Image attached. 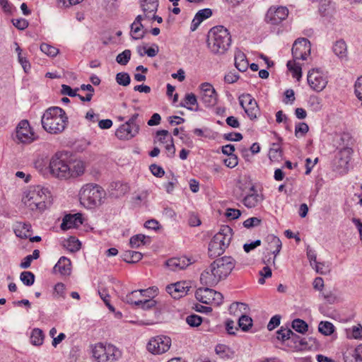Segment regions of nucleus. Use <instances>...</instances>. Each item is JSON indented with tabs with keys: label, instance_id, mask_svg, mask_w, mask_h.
I'll list each match as a JSON object with an SVG mask.
<instances>
[{
	"label": "nucleus",
	"instance_id": "1",
	"mask_svg": "<svg viewBox=\"0 0 362 362\" xmlns=\"http://www.w3.org/2000/svg\"><path fill=\"white\" fill-rule=\"evenodd\" d=\"M231 45V35L223 25L210 29L207 35V46L214 54H224Z\"/></svg>",
	"mask_w": 362,
	"mask_h": 362
},
{
	"label": "nucleus",
	"instance_id": "2",
	"mask_svg": "<svg viewBox=\"0 0 362 362\" xmlns=\"http://www.w3.org/2000/svg\"><path fill=\"white\" fill-rule=\"evenodd\" d=\"M41 122L45 131L50 134H58L66 128L68 117L62 108L52 107L43 114Z\"/></svg>",
	"mask_w": 362,
	"mask_h": 362
},
{
	"label": "nucleus",
	"instance_id": "3",
	"mask_svg": "<svg viewBox=\"0 0 362 362\" xmlns=\"http://www.w3.org/2000/svg\"><path fill=\"white\" fill-rule=\"evenodd\" d=\"M49 197L47 189L39 185L33 186L25 192L22 202L31 211L42 212L47 208L46 201Z\"/></svg>",
	"mask_w": 362,
	"mask_h": 362
},
{
	"label": "nucleus",
	"instance_id": "4",
	"mask_svg": "<svg viewBox=\"0 0 362 362\" xmlns=\"http://www.w3.org/2000/svg\"><path fill=\"white\" fill-rule=\"evenodd\" d=\"M79 195L81 204L91 209L101 204L105 192L100 186L88 184L82 187Z\"/></svg>",
	"mask_w": 362,
	"mask_h": 362
},
{
	"label": "nucleus",
	"instance_id": "5",
	"mask_svg": "<svg viewBox=\"0 0 362 362\" xmlns=\"http://www.w3.org/2000/svg\"><path fill=\"white\" fill-rule=\"evenodd\" d=\"M93 356L98 362L118 361L122 356L121 351L112 344H96L92 349Z\"/></svg>",
	"mask_w": 362,
	"mask_h": 362
},
{
	"label": "nucleus",
	"instance_id": "6",
	"mask_svg": "<svg viewBox=\"0 0 362 362\" xmlns=\"http://www.w3.org/2000/svg\"><path fill=\"white\" fill-rule=\"evenodd\" d=\"M49 173L55 177L68 179L70 173L69 164L65 155L60 153L54 154L49 160L48 165Z\"/></svg>",
	"mask_w": 362,
	"mask_h": 362
},
{
	"label": "nucleus",
	"instance_id": "7",
	"mask_svg": "<svg viewBox=\"0 0 362 362\" xmlns=\"http://www.w3.org/2000/svg\"><path fill=\"white\" fill-rule=\"evenodd\" d=\"M139 114H134L128 121L122 124L116 131V136L121 140H129L136 136L139 132V124L136 123Z\"/></svg>",
	"mask_w": 362,
	"mask_h": 362
},
{
	"label": "nucleus",
	"instance_id": "8",
	"mask_svg": "<svg viewBox=\"0 0 362 362\" xmlns=\"http://www.w3.org/2000/svg\"><path fill=\"white\" fill-rule=\"evenodd\" d=\"M195 298L202 303H211L217 306L221 305L223 300L222 293L208 287L197 288L195 292Z\"/></svg>",
	"mask_w": 362,
	"mask_h": 362
},
{
	"label": "nucleus",
	"instance_id": "9",
	"mask_svg": "<svg viewBox=\"0 0 362 362\" xmlns=\"http://www.w3.org/2000/svg\"><path fill=\"white\" fill-rule=\"evenodd\" d=\"M239 103L247 117L254 120L260 115V110L255 98L249 93H243L238 98Z\"/></svg>",
	"mask_w": 362,
	"mask_h": 362
},
{
	"label": "nucleus",
	"instance_id": "10",
	"mask_svg": "<svg viewBox=\"0 0 362 362\" xmlns=\"http://www.w3.org/2000/svg\"><path fill=\"white\" fill-rule=\"evenodd\" d=\"M235 260L229 256L216 259L212 262L213 269L218 274L221 280L226 279L235 266Z\"/></svg>",
	"mask_w": 362,
	"mask_h": 362
},
{
	"label": "nucleus",
	"instance_id": "11",
	"mask_svg": "<svg viewBox=\"0 0 362 362\" xmlns=\"http://www.w3.org/2000/svg\"><path fill=\"white\" fill-rule=\"evenodd\" d=\"M171 339L166 336H156L151 338L147 344V349L153 354H161L170 347Z\"/></svg>",
	"mask_w": 362,
	"mask_h": 362
},
{
	"label": "nucleus",
	"instance_id": "12",
	"mask_svg": "<svg viewBox=\"0 0 362 362\" xmlns=\"http://www.w3.org/2000/svg\"><path fill=\"white\" fill-rule=\"evenodd\" d=\"M307 81L310 87L316 92L324 90L328 82L327 77L319 69L309 71Z\"/></svg>",
	"mask_w": 362,
	"mask_h": 362
},
{
	"label": "nucleus",
	"instance_id": "13",
	"mask_svg": "<svg viewBox=\"0 0 362 362\" xmlns=\"http://www.w3.org/2000/svg\"><path fill=\"white\" fill-rule=\"evenodd\" d=\"M311 45L310 42L307 38L297 39L292 47V54L295 59L305 60L310 54Z\"/></svg>",
	"mask_w": 362,
	"mask_h": 362
},
{
	"label": "nucleus",
	"instance_id": "14",
	"mask_svg": "<svg viewBox=\"0 0 362 362\" xmlns=\"http://www.w3.org/2000/svg\"><path fill=\"white\" fill-rule=\"evenodd\" d=\"M16 139L18 143L22 144H30L35 140L34 133L28 120H22L18 123L16 129Z\"/></svg>",
	"mask_w": 362,
	"mask_h": 362
},
{
	"label": "nucleus",
	"instance_id": "15",
	"mask_svg": "<svg viewBox=\"0 0 362 362\" xmlns=\"http://www.w3.org/2000/svg\"><path fill=\"white\" fill-rule=\"evenodd\" d=\"M288 15V10L286 7H271L267 12L265 20L267 23L272 25H278L282 21L285 20Z\"/></svg>",
	"mask_w": 362,
	"mask_h": 362
},
{
	"label": "nucleus",
	"instance_id": "16",
	"mask_svg": "<svg viewBox=\"0 0 362 362\" xmlns=\"http://www.w3.org/2000/svg\"><path fill=\"white\" fill-rule=\"evenodd\" d=\"M201 100L206 107H213L217 103V93L213 86L208 83H203L200 86Z\"/></svg>",
	"mask_w": 362,
	"mask_h": 362
},
{
	"label": "nucleus",
	"instance_id": "17",
	"mask_svg": "<svg viewBox=\"0 0 362 362\" xmlns=\"http://www.w3.org/2000/svg\"><path fill=\"white\" fill-rule=\"evenodd\" d=\"M190 286L185 281H179L166 286V291L175 299L185 296L189 291Z\"/></svg>",
	"mask_w": 362,
	"mask_h": 362
},
{
	"label": "nucleus",
	"instance_id": "18",
	"mask_svg": "<svg viewBox=\"0 0 362 362\" xmlns=\"http://www.w3.org/2000/svg\"><path fill=\"white\" fill-rule=\"evenodd\" d=\"M220 281L221 280L218 274L213 269L212 263L201 274L200 281L204 286L212 287L216 286Z\"/></svg>",
	"mask_w": 362,
	"mask_h": 362
},
{
	"label": "nucleus",
	"instance_id": "19",
	"mask_svg": "<svg viewBox=\"0 0 362 362\" xmlns=\"http://www.w3.org/2000/svg\"><path fill=\"white\" fill-rule=\"evenodd\" d=\"M233 237V230L228 226H222L219 231L213 237L218 244L226 247L229 246Z\"/></svg>",
	"mask_w": 362,
	"mask_h": 362
},
{
	"label": "nucleus",
	"instance_id": "20",
	"mask_svg": "<svg viewBox=\"0 0 362 362\" xmlns=\"http://www.w3.org/2000/svg\"><path fill=\"white\" fill-rule=\"evenodd\" d=\"M137 291H133L130 293L127 294L124 298V301L129 304H134L136 306H141V308L144 310H150L154 308L156 305V301L153 298H149L146 300H134L132 299V296L136 295Z\"/></svg>",
	"mask_w": 362,
	"mask_h": 362
},
{
	"label": "nucleus",
	"instance_id": "21",
	"mask_svg": "<svg viewBox=\"0 0 362 362\" xmlns=\"http://www.w3.org/2000/svg\"><path fill=\"white\" fill-rule=\"evenodd\" d=\"M83 224L82 215L79 213L66 215L61 224V228L64 230L71 228H78Z\"/></svg>",
	"mask_w": 362,
	"mask_h": 362
},
{
	"label": "nucleus",
	"instance_id": "22",
	"mask_svg": "<svg viewBox=\"0 0 362 362\" xmlns=\"http://www.w3.org/2000/svg\"><path fill=\"white\" fill-rule=\"evenodd\" d=\"M144 20L142 15H139L136 17L134 21L131 25V32L133 33L132 38L134 40L142 39L145 34L147 33V30L144 29L141 21Z\"/></svg>",
	"mask_w": 362,
	"mask_h": 362
},
{
	"label": "nucleus",
	"instance_id": "23",
	"mask_svg": "<svg viewBox=\"0 0 362 362\" xmlns=\"http://www.w3.org/2000/svg\"><path fill=\"white\" fill-rule=\"evenodd\" d=\"M192 263L191 259L186 257L171 258L166 262L167 266L173 271L184 269Z\"/></svg>",
	"mask_w": 362,
	"mask_h": 362
},
{
	"label": "nucleus",
	"instance_id": "24",
	"mask_svg": "<svg viewBox=\"0 0 362 362\" xmlns=\"http://www.w3.org/2000/svg\"><path fill=\"white\" fill-rule=\"evenodd\" d=\"M212 10L210 8H204L199 10L193 18L191 24L190 29L192 31H194L197 29L199 25L202 21L209 18L212 16Z\"/></svg>",
	"mask_w": 362,
	"mask_h": 362
},
{
	"label": "nucleus",
	"instance_id": "25",
	"mask_svg": "<svg viewBox=\"0 0 362 362\" xmlns=\"http://www.w3.org/2000/svg\"><path fill=\"white\" fill-rule=\"evenodd\" d=\"M71 267L70 259L66 257H61L53 269L54 272H59L62 275H69L71 270Z\"/></svg>",
	"mask_w": 362,
	"mask_h": 362
},
{
	"label": "nucleus",
	"instance_id": "26",
	"mask_svg": "<svg viewBox=\"0 0 362 362\" xmlns=\"http://www.w3.org/2000/svg\"><path fill=\"white\" fill-rule=\"evenodd\" d=\"M13 230L16 236L26 239L30 236L32 226L30 223L27 222H17Z\"/></svg>",
	"mask_w": 362,
	"mask_h": 362
},
{
	"label": "nucleus",
	"instance_id": "27",
	"mask_svg": "<svg viewBox=\"0 0 362 362\" xmlns=\"http://www.w3.org/2000/svg\"><path fill=\"white\" fill-rule=\"evenodd\" d=\"M179 106L186 107L191 111H198L199 105L197 96L192 93H187Z\"/></svg>",
	"mask_w": 362,
	"mask_h": 362
},
{
	"label": "nucleus",
	"instance_id": "28",
	"mask_svg": "<svg viewBox=\"0 0 362 362\" xmlns=\"http://www.w3.org/2000/svg\"><path fill=\"white\" fill-rule=\"evenodd\" d=\"M235 66L241 72L247 69L248 62L245 54L241 51H237L235 54Z\"/></svg>",
	"mask_w": 362,
	"mask_h": 362
},
{
	"label": "nucleus",
	"instance_id": "29",
	"mask_svg": "<svg viewBox=\"0 0 362 362\" xmlns=\"http://www.w3.org/2000/svg\"><path fill=\"white\" fill-rule=\"evenodd\" d=\"M278 140L279 142L273 143L269 151V158L272 161L279 160L283 156V152L280 147V142L282 141V139L279 137Z\"/></svg>",
	"mask_w": 362,
	"mask_h": 362
},
{
	"label": "nucleus",
	"instance_id": "30",
	"mask_svg": "<svg viewBox=\"0 0 362 362\" xmlns=\"http://www.w3.org/2000/svg\"><path fill=\"white\" fill-rule=\"evenodd\" d=\"M216 353L223 360L232 359L234 352L226 345L218 344L215 349Z\"/></svg>",
	"mask_w": 362,
	"mask_h": 362
},
{
	"label": "nucleus",
	"instance_id": "31",
	"mask_svg": "<svg viewBox=\"0 0 362 362\" xmlns=\"http://www.w3.org/2000/svg\"><path fill=\"white\" fill-rule=\"evenodd\" d=\"M226 249V247H223V245H221L217 241L212 238L209 244V256L213 257H218L222 255L225 252Z\"/></svg>",
	"mask_w": 362,
	"mask_h": 362
},
{
	"label": "nucleus",
	"instance_id": "32",
	"mask_svg": "<svg viewBox=\"0 0 362 362\" xmlns=\"http://www.w3.org/2000/svg\"><path fill=\"white\" fill-rule=\"evenodd\" d=\"M333 52L334 54L341 59L346 58L347 47L346 42L342 40L337 41L333 45Z\"/></svg>",
	"mask_w": 362,
	"mask_h": 362
},
{
	"label": "nucleus",
	"instance_id": "33",
	"mask_svg": "<svg viewBox=\"0 0 362 362\" xmlns=\"http://www.w3.org/2000/svg\"><path fill=\"white\" fill-rule=\"evenodd\" d=\"M150 238L146 237V235L143 234H137L134 236H132L130 238L129 244L131 247L132 248H137L141 245H146L149 243Z\"/></svg>",
	"mask_w": 362,
	"mask_h": 362
},
{
	"label": "nucleus",
	"instance_id": "34",
	"mask_svg": "<svg viewBox=\"0 0 362 362\" xmlns=\"http://www.w3.org/2000/svg\"><path fill=\"white\" fill-rule=\"evenodd\" d=\"M143 255L136 251L127 250L122 255V259L127 263H136L140 261Z\"/></svg>",
	"mask_w": 362,
	"mask_h": 362
},
{
	"label": "nucleus",
	"instance_id": "35",
	"mask_svg": "<svg viewBox=\"0 0 362 362\" xmlns=\"http://www.w3.org/2000/svg\"><path fill=\"white\" fill-rule=\"evenodd\" d=\"M141 7L144 13H156L158 7V0H141Z\"/></svg>",
	"mask_w": 362,
	"mask_h": 362
},
{
	"label": "nucleus",
	"instance_id": "36",
	"mask_svg": "<svg viewBox=\"0 0 362 362\" xmlns=\"http://www.w3.org/2000/svg\"><path fill=\"white\" fill-rule=\"evenodd\" d=\"M70 173L69 177H76L83 173L84 166L81 161H75L74 163H69Z\"/></svg>",
	"mask_w": 362,
	"mask_h": 362
},
{
	"label": "nucleus",
	"instance_id": "37",
	"mask_svg": "<svg viewBox=\"0 0 362 362\" xmlns=\"http://www.w3.org/2000/svg\"><path fill=\"white\" fill-rule=\"evenodd\" d=\"M45 334L42 329L35 328L32 330L30 334V343L34 346L42 345L44 341Z\"/></svg>",
	"mask_w": 362,
	"mask_h": 362
},
{
	"label": "nucleus",
	"instance_id": "38",
	"mask_svg": "<svg viewBox=\"0 0 362 362\" xmlns=\"http://www.w3.org/2000/svg\"><path fill=\"white\" fill-rule=\"evenodd\" d=\"M288 70L292 72V75L294 78H296L298 81L302 77V69L298 63L295 61H288L286 64Z\"/></svg>",
	"mask_w": 362,
	"mask_h": 362
},
{
	"label": "nucleus",
	"instance_id": "39",
	"mask_svg": "<svg viewBox=\"0 0 362 362\" xmlns=\"http://www.w3.org/2000/svg\"><path fill=\"white\" fill-rule=\"evenodd\" d=\"M322 99L317 95H310L308 101L309 107L313 112H318L322 109Z\"/></svg>",
	"mask_w": 362,
	"mask_h": 362
},
{
	"label": "nucleus",
	"instance_id": "40",
	"mask_svg": "<svg viewBox=\"0 0 362 362\" xmlns=\"http://www.w3.org/2000/svg\"><path fill=\"white\" fill-rule=\"evenodd\" d=\"M318 330L325 336L331 335L334 331V327L332 323L328 321H322L318 326Z\"/></svg>",
	"mask_w": 362,
	"mask_h": 362
},
{
	"label": "nucleus",
	"instance_id": "41",
	"mask_svg": "<svg viewBox=\"0 0 362 362\" xmlns=\"http://www.w3.org/2000/svg\"><path fill=\"white\" fill-rule=\"evenodd\" d=\"M293 329L298 333L305 334L308 329V324L301 319H295L292 322Z\"/></svg>",
	"mask_w": 362,
	"mask_h": 362
},
{
	"label": "nucleus",
	"instance_id": "42",
	"mask_svg": "<svg viewBox=\"0 0 362 362\" xmlns=\"http://www.w3.org/2000/svg\"><path fill=\"white\" fill-rule=\"evenodd\" d=\"M238 326L244 332L249 330L252 326V320L248 315L243 314L238 320Z\"/></svg>",
	"mask_w": 362,
	"mask_h": 362
},
{
	"label": "nucleus",
	"instance_id": "43",
	"mask_svg": "<svg viewBox=\"0 0 362 362\" xmlns=\"http://www.w3.org/2000/svg\"><path fill=\"white\" fill-rule=\"evenodd\" d=\"M243 202L247 208L255 207L259 202V195L256 193L247 194L244 197Z\"/></svg>",
	"mask_w": 362,
	"mask_h": 362
},
{
	"label": "nucleus",
	"instance_id": "44",
	"mask_svg": "<svg viewBox=\"0 0 362 362\" xmlns=\"http://www.w3.org/2000/svg\"><path fill=\"white\" fill-rule=\"evenodd\" d=\"M20 279L23 284L30 286L35 282V275L31 272H23L20 275Z\"/></svg>",
	"mask_w": 362,
	"mask_h": 362
},
{
	"label": "nucleus",
	"instance_id": "45",
	"mask_svg": "<svg viewBox=\"0 0 362 362\" xmlns=\"http://www.w3.org/2000/svg\"><path fill=\"white\" fill-rule=\"evenodd\" d=\"M130 49H125L116 57V62L121 65H127L131 59Z\"/></svg>",
	"mask_w": 362,
	"mask_h": 362
},
{
	"label": "nucleus",
	"instance_id": "46",
	"mask_svg": "<svg viewBox=\"0 0 362 362\" xmlns=\"http://www.w3.org/2000/svg\"><path fill=\"white\" fill-rule=\"evenodd\" d=\"M267 240L270 242L271 244H273L276 249L272 251V253L274 255V257L280 252V250L281 249V242L280 239L274 235H269L267 237ZM275 258L273 259V263H274Z\"/></svg>",
	"mask_w": 362,
	"mask_h": 362
},
{
	"label": "nucleus",
	"instance_id": "47",
	"mask_svg": "<svg viewBox=\"0 0 362 362\" xmlns=\"http://www.w3.org/2000/svg\"><path fill=\"white\" fill-rule=\"evenodd\" d=\"M115 80L119 85L127 86L131 82L130 76L126 72H119L117 74Z\"/></svg>",
	"mask_w": 362,
	"mask_h": 362
},
{
	"label": "nucleus",
	"instance_id": "48",
	"mask_svg": "<svg viewBox=\"0 0 362 362\" xmlns=\"http://www.w3.org/2000/svg\"><path fill=\"white\" fill-rule=\"evenodd\" d=\"M40 50L50 57H55L59 52L58 49L47 43L41 44Z\"/></svg>",
	"mask_w": 362,
	"mask_h": 362
},
{
	"label": "nucleus",
	"instance_id": "49",
	"mask_svg": "<svg viewBox=\"0 0 362 362\" xmlns=\"http://www.w3.org/2000/svg\"><path fill=\"white\" fill-rule=\"evenodd\" d=\"M186 322L190 327H198L202 324V318L197 315L193 314L187 317Z\"/></svg>",
	"mask_w": 362,
	"mask_h": 362
},
{
	"label": "nucleus",
	"instance_id": "50",
	"mask_svg": "<svg viewBox=\"0 0 362 362\" xmlns=\"http://www.w3.org/2000/svg\"><path fill=\"white\" fill-rule=\"evenodd\" d=\"M276 334L277 339L284 341L289 340V335L293 334V331L289 328H284L281 327V329L277 331Z\"/></svg>",
	"mask_w": 362,
	"mask_h": 362
},
{
	"label": "nucleus",
	"instance_id": "51",
	"mask_svg": "<svg viewBox=\"0 0 362 362\" xmlns=\"http://www.w3.org/2000/svg\"><path fill=\"white\" fill-rule=\"evenodd\" d=\"M309 130L308 125L305 122L298 123L295 128V135L296 137L304 136Z\"/></svg>",
	"mask_w": 362,
	"mask_h": 362
},
{
	"label": "nucleus",
	"instance_id": "52",
	"mask_svg": "<svg viewBox=\"0 0 362 362\" xmlns=\"http://www.w3.org/2000/svg\"><path fill=\"white\" fill-rule=\"evenodd\" d=\"M149 169L151 173L157 177H162L165 175L163 168L156 164H151Z\"/></svg>",
	"mask_w": 362,
	"mask_h": 362
},
{
	"label": "nucleus",
	"instance_id": "53",
	"mask_svg": "<svg viewBox=\"0 0 362 362\" xmlns=\"http://www.w3.org/2000/svg\"><path fill=\"white\" fill-rule=\"evenodd\" d=\"M78 88L72 89L69 86L63 84L62 86L61 93L62 95H69L70 97H76Z\"/></svg>",
	"mask_w": 362,
	"mask_h": 362
},
{
	"label": "nucleus",
	"instance_id": "54",
	"mask_svg": "<svg viewBox=\"0 0 362 362\" xmlns=\"http://www.w3.org/2000/svg\"><path fill=\"white\" fill-rule=\"evenodd\" d=\"M354 91L356 97L361 101L362 105V76L358 77L355 82Z\"/></svg>",
	"mask_w": 362,
	"mask_h": 362
},
{
	"label": "nucleus",
	"instance_id": "55",
	"mask_svg": "<svg viewBox=\"0 0 362 362\" xmlns=\"http://www.w3.org/2000/svg\"><path fill=\"white\" fill-rule=\"evenodd\" d=\"M260 223H261L260 219H259L257 217H252V218H249L247 220H245L243 223V226L247 228H250L251 227H254V226H257L259 225Z\"/></svg>",
	"mask_w": 362,
	"mask_h": 362
},
{
	"label": "nucleus",
	"instance_id": "56",
	"mask_svg": "<svg viewBox=\"0 0 362 362\" xmlns=\"http://www.w3.org/2000/svg\"><path fill=\"white\" fill-rule=\"evenodd\" d=\"M13 25L19 30H24L28 26V22L23 18L13 19Z\"/></svg>",
	"mask_w": 362,
	"mask_h": 362
},
{
	"label": "nucleus",
	"instance_id": "57",
	"mask_svg": "<svg viewBox=\"0 0 362 362\" xmlns=\"http://www.w3.org/2000/svg\"><path fill=\"white\" fill-rule=\"evenodd\" d=\"M224 139L232 141H239L243 139V135L240 133H228L223 135Z\"/></svg>",
	"mask_w": 362,
	"mask_h": 362
},
{
	"label": "nucleus",
	"instance_id": "58",
	"mask_svg": "<svg viewBox=\"0 0 362 362\" xmlns=\"http://www.w3.org/2000/svg\"><path fill=\"white\" fill-rule=\"evenodd\" d=\"M280 320L281 317L279 315H276L273 316L267 325V329L269 330H273L274 328L279 325Z\"/></svg>",
	"mask_w": 362,
	"mask_h": 362
},
{
	"label": "nucleus",
	"instance_id": "59",
	"mask_svg": "<svg viewBox=\"0 0 362 362\" xmlns=\"http://www.w3.org/2000/svg\"><path fill=\"white\" fill-rule=\"evenodd\" d=\"M239 78V75L235 72H229L224 76V81L227 83H233Z\"/></svg>",
	"mask_w": 362,
	"mask_h": 362
},
{
	"label": "nucleus",
	"instance_id": "60",
	"mask_svg": "<svg viewBox=\"0 0 362 362\" xmlns=\"http://www.w3.org/2000/svg\"><path fill=\"white\" fill-rule=\"evenodd\" d=\"M240 215V211L235 209H228L226 212V216L227 218L232 220L239 218Z\"/></svg>",
	"mask_w": 362,
	"mask_h": 362
},
{
	"label": "nucleus",
	"instance_id": "61",
	"mask_svg": "<svg viewBox=\"0 0 362 362\" xmlns=\"http://www.w3.org/2000/svg\"><path fill=\"white\" fill-rule=\"evenodd\" d=\"M156 136L160 143L166 144L168 142L166 138L169 136V132L165 129L158 130L156 132Z\"/></svg>",
	"mask_w": 362,
	"mask_h": 362
},
{
	"label": "nucleus",
	"instance_id": "62",
	"mask_svg": "<svg viewBox=\"0 0 362 362\" xmlns=\"http://www.w3.org/2000/svg\"><path fill=\"white\" fill-rule=\"evenodd\" d=\"M18 62L21 64L24 71L25 73L28 72V71L30 69V62L26 59L25 57H23L21 53H18Z\"/></svg>",
	"mask_w": 362,
	"mask_h": 362
},
{
	"label": "nucleus",
	"instance_id": "63",
	"mask_svg": "<svg viewBox=\"0 0 362 362\" xmlns=\"http://www.w3.org/2000/svg\"><path fill=\"white\" fill-rule=\"evenodd\" d=\"M238 163V157L235 155L229 156L228 158L224 160V164L230 168L235 167Z\"/></svg>",
	"mask_w": 362,
	"mask_h": 362
},
{
	"label": "nucleus",
	"instance_id": "64",
	"mask_svg": "<svg viewBox=\"0 0 362 362\" xmlns=\"http://www.w3.org/2000/svg\"><path fill=\"white\" fill-rule=\"evenodd\" d=\"M188 223L192 227L198 226L201 224V221L197 215L191 213L188 218Z\"/></svg>",
	"mask_w": 362,
	"mask_h": 362
}]
</instances>
